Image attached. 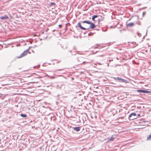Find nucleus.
Segmentation results:
<instances>
[{
    "mask_svg": "<svg viewBox=\"0 0 151 151\" xmlns=\"http://www.w3.org/2000/svg\"><path fill=\"white\" fill-rule=\"evenodd\" d=\"M81 22L83 23H87V24H90V27H88L87 28H86L84 27H82L81 24V23L80 22H79L77 26L80 28L81 29L83 30H86V29H88L90 28L93 29H94L95 28L96 26V25L92 23L91 22L89 21H83Z\"/></svg>",
    "mask_w": 151,
    "mask_h": 151,
    "instance_id": "obj_1",
    "label": "nucleus"
},
{
    "mask_svg": "<svg viewBox=\"0 0 151 151\" xmlns=\"http://www.w3.org/2000/svg\"><path fill=\"white\" fill-rule=\"evenodd\" d=\"M86 58L81 57V56L78 57L77 59V60L78 62V65H82L83 63H84L86 62Z\"/></svg>",
    "mask_w": 151,
    "mask_h": 151,
    "instance_id": "obj_2",
    "label": "nucleus"
},
{
    "mask_svg": "<svg viewBox=\"0 0 151 151\" xmlns=\"http://www.w3.org/2000/svg\"><path fill=\"white\" fill-rule=\"evenodd\" d=\"M136 114L135 113L133 112L130 114L128 116L129 120H133L136 118Z\"/></svg>",
    "mask_w": 151,
    "mask_h": 151,
    "instance_id": "obj_3",
    "label": "nucleus"
},
{
    "mask_svg": "<svg viewBox=\"0 0 151 151\" xmlns=\"http://www.w3.org/2000/svg\"><path fill=\"white\" fill-rule=\"evenodd\" d=\"M114 78L115 80H117L120 82H124L126 83H128V81L127 80L124 79L120 77H117L116 78Z\"/></svg>",
    "mask_w": 151,
    "mask_h": 151,
    "instance_id": "obj_4",
    "label": "nucleus"
},
{
    "mask_svg": "<svg viewBox=\"0 0 151 151\" xmlns=\"http://www.w3.org/2000/svg\"><path fill=\"white\" fill-rule=\"evenodd\" d=\"M137 92L139 93H151L150 91H147L146 90H144L142 89H139L137 91Z\"/></svg>",
    "mask_w": 151,
    "mask_h": 151,
    "instance_id": "obj_5",
    "label": "nucleus"
},
{
    "mask_svg": "<svg viewBox=\"0 0 151 151\" xmlns=\"http://www.w3.org/2000/svg\"><path fill=\"white\" fill-rule=\"evenodd\" d=\"M27 53H28L25 51H24L23 53H22L19 56H17V58H21L27 55Z\"/></svg>",
    "mask_w": 151,
    "mask_h": 151,
    "instance_id": "obj_6",
    "label": "nucleus"
},
{
    "mask_svg": "<svg viewBox=\"0 0 151 151\" xmlns=\"http://www.w3.org/2000/svg\"><path fill=\"white\" fill-rule=\"evenodd\" d=\"M72 129L75 131L76 132H78L80 130L81 127H72Z\"/></svg>",
    "mask_w": 151,
    "mask_h": 151,
    "instance_id": "obj_7",
    "label": "nucleus"
},
{
    "mask_svg": "<svg viewBox=\"0 0 151 151\" xmlns=\"http://www.w3.org/2000/svg\"><path fill=\"white\" fill-rule=\"evenodd\" d=\"M9 17L6 15L0 17V19H7Z\"/></svg>",
    "mask_w": 151,
    "mask_h": 151,
    "instance_id": "obj_8",
    "label": "nucleus"
},
{
    "mask_svg": "<svg viewBox=\"0 0 151 151\" xmlns=\"http://www.w3.org/2000/svg\"><path fill=\"white\" fill-rule=\"evenodd\" d=\"M64 86L63 84H59L57 86L58 88H62L64 87Z\"/></svg>",
    "mask_w": 151,
    "mask_h": 151,
    "instance_id": "obj_9",
    "label": "nucleus"
},
{
    "mask_svg": "<svg viewBox=\"0 0 151 151\" xmlns=\"http://www.w3.org/2000/svg\"><path fill=\"white\" fill-rule=\"evenodd\" d=\"M134 25V23L133 22H131L129 23H128L127 24V25L128 27H131Z\"/></svg>",
    "mask_w": 151,
    "mask_h": 151,
    "instance_id": "obj_10",
    "label": "nucleus"
},
{
    "mask_svg": "<svg viewBox=\"0 0 151 151\" xmlns=\"http://www.w3.org/2000/svg\"><path fill=\"white\" fill-rule=\"evenodd\" d=\"M99 16L97 15H94L92 17V19L93 21H95V19L97 17Z\"/></svg>",
    "mask_w": 151,
    "mask_h": 151,
    "instance_id": "obj_11",
    "label": "nucleus"
},
{
    "mask_svg": "<svg viewBox=\"0 0 151 151\" xmlns=\"http://www.w3.org/2000/svg\"><path fill=\"white\" fill-rule=\"evenodd\" d=\"M20 116L23 118H26L27 117V116L25 114H20Z\"/></svg>",
    "mask_w": 151,
    "mask_h": 151,
    "instance_id": "obj_12",
    "label": "nucleus"
},
{
    "mask_svg": "<svg viewBox=\"0 0 151 151\" xmlns=\"http://www.w3.org/2000/svg\"><path fill=\"white\" fill-rule=\"evenodd\" d=\"M55 5V4L54 3V2H51L50 4H49V6H52V5Z\"/></svg>",
    "mask_w": 151,
    "mask_h": 151,
    "instance_id": "obj_13",
    "label": "nucleus"
},
{
    "mask_svg": "<svg viewBox=\"0 0 151 151\" xmlns=\"http://www.w3.org/2000/svg\"><path fill=\"white\" fill-rule=\"evenodd\" d=\"M109 141H112L114 140V138L113 137H112L110 138H108Z\"/></svg>",
    "mask_w": 151,
    "mask_h": 151,
    "instance_id": "obj_14",
    "label": "nucleus"
},
{
    "mask_svg": "<svg viewBox=\"0 0 151 151\" xmlns=\"http://www.w3.org/2000/svg\"><path fill=\"white\" fill-rule=\"evenodd\" d=\"M147 140H151V134L150 135L147 137Z\"/></svg>",
    "mask_w": 151,
    "mask_h": 151,
    "instance_id": "obj_15",
    "label": "nucleus"
},
{
    "mask_svg": "<svg viewBox=\"0 0 151 151\" xmlns=\"http://www.w3.org/2000/svg\"><path fill=\"white\" fill-rule=\"evenodd\" d=\"M93 35V34H92V33L91 32H90L88 33V35L89 36L92 35Z\"/></svg>",
    "mask_w": 151,
    "mask_h": 151,
    "instance_id": "obj_16",
    "label": "nucleus"
},
{
    "mask_svg": "<svg viewBox=\"0 0 151 151\" xmlns=\"http://www.w3.org/2000/svg\"><path fill=\"white\" fill-rule=\"evenodd\" d=\"M146 14V12H143L142 13V16L143 17Z\"/></svg>",
    "mask_w": 151,
    "mask_h": 151,
    "instance_id": "obj_17",
    "label": "nucleus"
},
{
    "mask_svg": "<svg viewBox=\"0 0 151 151\" xmlns=\"http://www.w3.org/2000/svg\"><path fill=\"white\" fill-rule=\"evenodd\" d=\"M31 47H29V48L26 50H25L27 53H28V51L29 50L30 48Z\"/></svg>",
    "mask_w": 151,
    "mask_h": 151,
    "instance_id": "obj_18",
    "label": "nucleus"
},
{
    "mask_svg": "<svg viewBox=\"0 0 151 151\" xmlns=\"http://www.w3.org/2000/svg\"><path fill=\"white\" fill-rule=\"evenodd\" d=\"M58 27L60 28H61L62 27V25L61 24H59L58 25Z\"/></svg>",
    "mask_w": 151,
    "mask_h": 151,
    "instance_id": "obj_19",
    "label": "nucleus"
},
{
    "mask_svg": "<svg viewBox=\"0 0 151 151\" xmlns=\"http://www.w3.org/2000/svg\"><path fill=\"white\" fill-rule=\"evenodd\" d=\"M141 35V34L139 33H138V35L139 36H140V35Z\"/></svg>",
    "mask_w": 151,
    "mask_h": 151,
    "instance_id": "obj_20",
    "label": "nucleus"
},
{
    "mask_svg": "<svg viewBox=\"0 0 151 151\" xmlns=\"http://www.w3.org/2000/svg\"><path fill=\"white\" fill-rule=\"evenodd\" d=\"M71 54L73 55H76V54H73V53H72Z\"/></svg>",
    "mask_w": 151,
    "mask_h": 151,
    "instance_id": "obj_21",
    "label": "nucleus"
},
{
    "mask_svg": "<svg viewBox=\"0 0 151 151\" xmlns=\"http://www.w3.org/2000/svg\"><path fill=\"white\" fill-rule=\"evenodd\" d=\"M140 116V114H138L137 116Z\"/></svg>",
    "mask_w": 151,
    "mask_h": 151,
    "instance_id": "obj_22",
    "label": "nucleus"
},
{
    "mask_svg": "<svg viewBox=\"0 0 151 151\" xmlns=\"http://www.w3.org/2000/svg\"><path fill=\"white\" fill-rule=\"evenodd\" d=\"M63 70V69H58V70Z\"/></svg>",
    "mask_w": 151,
    "mask_h": 151,
    "instance_id": "obj_23",
    "label": "nucleus"
},
{
    "mask_svg": "<svg viewBox=\"0 0 151 151\" xmlns=\"http://www.w3.org/2000/svg\"><path fill=\"white\" fill-rule=\"evenodd\" d=\"M44 31H43V32H42V34H43L44 33Z\"/></svg>",
    "mask_w": 151,
    "mask_h": 151,
    "instance_id": "obj_24",
    "label": "nucleus"
},
{
    "mask_svg": "<svg viewBox=\"0 0 151 151\" xmlns=\"http://www.w3.org/2000/svg\"><path fill=\"white\" fill-rule=\"evenodd\" d=\"M55 31V30H54L52 31L53 32H54Z\"/></svg>",
    "mask_w": 151,
    "mask_h": 151,
    "instance_id": "obj_25",
    "label": "nucleus"
},
{
    "mask_svg": "<svg viewBox=\"0 0 151 151\" xmlns=\"http://www.w3.org/2000/svg\"><path fill=\"white\" fill-rule=\"evenodd\" d=\"M70 52H72V51H71V50L70 51Z\"/></svg>",
    "mask_w": 151,
    "mask_h": 151,
    "instance_id": "obj_26",
    "label": "nucleus"
},
{
    "mask_svg": "<svg viewBox=\"0 0 151 151\" xmlns=\"http://www.w3.org/2000/svg\"><path fill=\"white\" fill-rule=\"evenodd\" d=\"M67 29V27H66V28H65V29Z\"/></svg>",
    "mask_w": 151,
    "mask_h": 151,
    "instance_id": "obj_27",
    "label": "nucleus"
},
{
    "mask_svg": "<svg viewBox=\"0 0 151 151\" xmlns=\"http://www.w3.org/2000/svg\"><path fill=\"white\" fill-rule=\"evenodd\" d=\"M71 107H72V105H71Z\"/></svg>",
    "mask_w": 151,
    "mask_h": 151,
    "instance_id": "obj_28",
    "label": "nucleus"
},
{
    "mask_svg": "<svg viewBox=\"0 0 151 151\" xmlns=\"http://www.w3.org/2000/svg\"><path fill=\"white\" fill-rule=\"evenodd\" d=\"M105 31H106V30Z\"/></svg>",
    "mask_w": 151,
    "mask_h": 151,
    "instance_id": "obj_29",
    "label": "nucleus"
}]
</instances>
